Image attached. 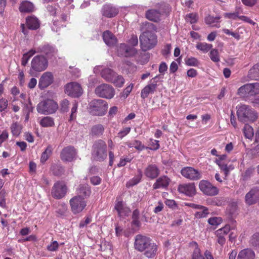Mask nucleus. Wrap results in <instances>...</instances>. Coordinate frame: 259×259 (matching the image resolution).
Listing matches in <instances>:
<instances>
[{
    "instance_id": "37",
    "label": "nucleus",
    "mask_w": 259,
    "mask_h": 259,
    "mask_svg": "<svg viewBox=\"0 0 259 259\" xmlns=\"http://www.w3.org/2000/svg\"><path fill=\"white\" fill-rule=\"evenodd\" d=\"M104 130L103 125L101 124H96L92 126L90 134L92 136L99 137L103 134Z\"/></svg>"
},
{
    "instance_id": "17",
    "label": "nucleus",
    "mask_w": 259,
    "mask_h": 259,
    "mask_svg": "<svg viewBox=\"0 0 259 259\" xmlns=\"http://www.w3.org/2000/svg\"><path fill=\"white\" fill-rule=\"evenodd\" d=\"M152 240L146 236L138 234L135 237L134 247L136 250L142 252V250L148 245Z\"/></svg>"
},
{
    "instance_id": "39",
    "label": "nucleus",
    "mask_w": 259,
    "mask_h": 259,
    "mask_svg": "<svg viewBox=\"0 0 259 259\" xmlns=\"http://www.w3.org/2000/svg\"><path fill=\"white\" fill-rule=\"evenodd\" d=\"M77 193V196H80L82 197L89 196L91 194V190L88 186L80 185Z\"/></svg>"
},
{
    "instance_id": "8",
    "label": "nucleus",
    "mask_w": 259,
    "mask_h": 259,
    "mask_svg": "<svg viewBox=\"0 0 259 259\" xmlns=\"http://www.w3.org/2000/svg\"><path fill=\"white\" fill-rule=\"evenodd\" d=\"M113 87L107 83H102L97 86L95 90V93L98 97L110 99L115 95Z\"/></svg>"
},
{
    "instance_id": "47",
    "label": "nucleus",
    "mask_w": 259,
    "mask_h": 259,
    "mask_svg": "<svg viewBox=\"0 0 259 259\" xmlns=\"http://www.w3.org/2000/svg\"><path fill=\"white\" fill-rule=\"evenodd\" d=\"M22 126L17 122L12 123L11 126V132L13 136H18L20 135Z\"/></svg>"
},
{
    "instance_id": "30",
    "label": "nucleus",
    "mask_w": 259,
    "mask_h": 259,
    "mask_svg": "<svg viewBox=\"0 0 259 259\" xmlns=\"http://www.w3.org/2000/svg\"><path fill=\"white\" fill-rule=\"evenodd\" d=\"M116 74L115 71L108 68L103 69L101 72L102 77L108 82L113 80Z\"/></svg>"
},
{
    "instance_id": "58",
    "label": "nucleus",
    "mask_w": 259,
    "mask_h": 259,
    "mask_svg": "<svg viewBox=\"0 0 259 259\" xmlns=\"http://www.w3.org/2000/svg\"><path fill=\"white\" fill-rule=\"evenodd\" d=\"M8 100L5 98L0 99V112L5 111L8 107Z\"/></svg>"
},
{
    "instance_id": "19",
    "label": "nucleus",
    "mask_w": 259,
    "mask_h": 259,
    "mask_svg": "<svg viewBox=\"0 0 259 259\" xmlns=\"http://www.w3.org/2000/svg\"><path fill=\"white\" fill-rule=\"evenodd\" d=\"M53 75L50 72H45L40 77L38 86L40 89H44L49 85H50L53 81Z\"/></svg>"
},
{
    "instance_id": "34",
    "label": "nucleus",
    "mask_w": 259,
    "mask_h": 259,
    "mask_svg": "<svg viewBox=\"0 0 259 259\" xmlns=\"http://www.w3.org/2000/svg\"><path fill=\"white\" fill-rule=\"evenodd\" d=\"M26 24L29 29L36 30L39 27V21L34 17H28L26 18Z\"/></svg>"
},
{
    "instance_id": "31",
    "label": "nucleus",
    "mask_w": 259,
    "mask_h": 259,
    "mask_svg": "<svg viewBox=\"0 0 259 259\" xmlns=\"http://www.w3.org/2000/svg\"><path fill=\"white\" fill-rule=\"evenodd\" d=\"M33 4L27 1H23L20 5L19 10L21 13H31L34 11Z\"/></svg>"
},
{
    "instance_id": "49",
    "label": "nucleus",
    "mask_w": 259,
    "mask_h": 259,
    "mask_svg": "<svg viewBox=\"0 0 259 259\" xmlns=\"http://www.w3.org/2000/svg\"><path fill=\"white\" fill-rule=\"evenodd\" d=\"M217 163L220 166V168L224 172V174L226 177H227L229 172V168L227 166V164L224 163L221 160H217Z\"/></svg>"
},
{
    "instance_id": "25",
    "label": "nucleus",
    "mask_w": 259,
    "mask_h": 259,
    "mask_svg": "<svg viewBox=\"0 0 259 259\" xmlns=\"http://www.w3.org/2000/svg\"><path fill=\"white\" fill-rule=\"evenodd\" d=\"M170 179L165 176H163L157 179L153 185V189L166 188L169 185Z\"/></svg>"
},
{
    "instance_id": "54",
    "label": "nucleus",
    "mask_w": 259,
    "mask_h": 259,
    "mask_svg": "<svg viewBox=\"0 0 259 259\" xmlns=\"http://www.w3.org/2000/svg\"><path fill=\"white\" fill-rule=\"evenodd\" d=\"M250 243L254 246L259 245V233H255L252 236L250 240Z\"/></svg>"
},
{
    "instance_id": "16",
    "label": "nucleus",
    "mask_w": 259,
    "mask_h": 259,
    "mask_svg": "<svg viewBox=\"0 0 259 259\" xmlns=\"http://www.w3.org/2000/svg\"><path fill=\"white\" fill-rule=\"evenodd\" d=\"M245 202L247 205H252L259 201V188L254 187L247 193L244 198Z\"/></svg>"
},
{
    "instance_id": "21",
    "label": "nucleus",
    "mask_w": 259,
    "mask_h": 259,
    "mask_svg": "<svg viewBox=\"0 0 259 259\" xmlns=\"http://www.w3.org/2000/svg\"><path fill=\"white\" fill-rule=\"evenodd\" d=\"M158 246L152 240L142 250L144 255L148 258H153L157 254Z\"/></svg>"
},
{
    "instance_id": "12",
    "label": "nucleus",
    "mask_w": 259,
    "mask_h": 259,
    "mask_svg": "<svg viewBox=\"0 0 259 259\" xmlns=\"http://www.w3.org/2000/svg\"><path fill=\"white\" fill-rule=\"evenodd\" d=\"M77 152L73 146L64 147L60 153V158L63 161L71 162L76 158Z\"/></svg>"
},
{
    "instance_id": "10",
    "label": "nucleus",
    "mask_w": 259,
    "mask_h": 259,
    "mask_svg": "<svg viewBox=\"0 0 259 259\" xmlns=\"http://www.w3.org/2000/svg\"><path fill=\"white\" fill-rule=\"evenodd\" d=\"M71 210L73 213L76 214L81 212L87 205L84 197L75 196L70 200Z\"/></svg>"
},
{
    "instance_id": "44",
    "label": "nucleus",
    "mask_w": 259,
    "mask_h": 259,
    "mask_svg": "<svg viewBox=\"0 0 259 259\" xmlns=\"http://www.w3.org/2000/svg\"><path fill=\"white\" fill-rule=\"evenodd\" d=\"M196 47L203 53H207L211 49L212 45L206 42H199L196 45Z\"/></svg>"
},
{
    "instance_id": "13",
    "label": "nucleus",
    "mask_w": 259,
    "mask_h": 259,
    "mask_svg": "<svg viewBox=\"0 0 259 259\" xmlns=\"http://www.w3.org/2000/svg\"><path fill=\"white\" fill-rule=\"evenodd\" d=\"M138 53V50L131 47L125 43L120 44L117 49V54L119 56L131 57L135 56Z\"/></svg>"
},
{
    "instance_id": "52",
    "label": "nucleus",
    "mask_w": 259,
    "mask_h": 259,
    "mask_svg": "<svg viewBox=\"0 0 259 259\" xmlns=\"http://www.w3.org/2000/svg\"><path fill=\"white\" fill-rule=\"evenodd\" d=\"M209 57L211 60L215 62H219L220 61V58L219 56V53L217 50L213 49L209 53Z\"/></svg>"
},
{
    "instance_id": "5",
    "label": "nucleus",
    "mask_w": 259,
    "mask_h": 259,
    "mask_svg": "<svg viewBox=\"0 0 259 259\" xmlns=\"http://www.w3.org/2000/svg\"><path fill=\"white\" fill-rule=\"evenodd\" d=\"M57 103L52 99H47L39 102L36 107L38 113L48 115L54 113L58 109Z\"/></svg>"
},
{
    "instance_id": "48",
    "label": "nucleus",
    "mask_w": 259,
    "mask_h": 259,
    "mask_svg": "<svg viewBox=\"0 0 259 259\" xmlns=\"http://www.w3.org/2000/svg\"><path fill=\"white\" fill-rule=\"evenodd\" d=\"M127 42L128 43L127 45L131 47L134 48V47L137 46L138 44V38L137 35L132 34L130 38L127 40Z\"/></svg>"
},
{
    "instance_id": "6",
    "label": "nucleus",
    "mask_w": 259,
    "mask_h": 259,
    "mask_svg": "<svg viewBox=\"0 0 259 259\" xmlns=\"http://www.w3.org/2000/svg\"><path fill=\"white\" fill-rule=\"evenodd\" d=\"M47 59L42 55H37L32 60L29 73L31 76L34 75L35 72H41L45 70L48 67Z\"/></svg>"
},
{
    "instance_id": "3",
    "label": "nucleus",
    "mask_w": 259,
    "mask_h": 259,
    "mask_svg": "<svg viewBox=\"0 0 259 259\" xmlns=\"http://www.w3.org/2000/svg\"><path fill=\"white\" fill-rule=\"evenodd\" d=\"M92 158L97 161H103L107 157V146L105 141L102 140L96 141L92 150Z\"/></svg>"
},
{
    "instance_id": "64",
    "label": "nucleus",
    "mask_w": 259,
    "mask_h": 259,
    "mask_svg": "<svg viewBox=\"0 0 259 259\" xmlns=\"http://www.w3.org/2000/svg\"><path fill=\"white\" fill-rule=\"evenodd\" d=\"M58 248V243L57 241H53L50 245H48L47 249L51 251L56 250Z\"/></svg>"
},
{
    "instance_id": "33",
    "label": "nucleus",
    "mask_w": 259,
    "mask_h": 259,
    "mask_svg": "<svg viewBox=\"0 0 259 259\" xmlns=\"http://www.w3.org/2000/svg\"><path fill=\"white\" fill-rule=\"evenodd\" d=\"M50 170L56 176H60L64 172L63 166L59 163H52L50 167Z\"/></svg>"
},
{
    "instance_id": "45",
    "label": "nucleus",
    "mask_w": 259,
    "mask_h": 259,
    "mask_svg": "<svg viewBox=\"0 0 259 259\" xmlns=\"http://www.w3.org/2000/svg\"><path fill=\"white\" fill-rule=\"evenodd\" d=\"M110 82L113 83L116 87L121 88L124 83V79L121 75L116 74L113 80Z\"/></svg>"
},
{
    "instance_id": "38",
    "label": "nucleus",
    "mask_w": 259,
    "mask_h": 259,
    "mask_svg": "<svg viewBox=\"0 0 259 259\" xmlns=\"http://www.w3.org/2000/svg\"><path fill=\"white\" fill-rule=\"evenodd\" d=\"M156 7L158 8V10L160 12V14H167L171 11V7L170 5L164 2H160L156 5Z\"/></svg>"
},
{
    "instance_id": "29",
    "label": "nucleus",
    "mask_w": 259,
    "mask_h": 259,
    "mask_svg": "<svg viewBox=\"0 0 259 259\" xmlns=\"http://www.w3.org/2000/svg\"><path fill=\"white\" fill-rule=\"evenodd\" d=\"M160 12L155 9H150L146 11V18L150 21L157 22L160 20Z\"/></svg>"
},
{
    "instance_id": "41",
    "label": "nucleus",
    "mask_w": 259,
    "mask_h": 259,
    "mask_svg": "<svg viewBox=\"0 0 259 259\" xmlns=\"http://www.w3.org/2000/svg\"><path fill=\"white\" fill-rule=\"evenodd\" d=\"M126 144L128 147H134L139 151H142L145 148L144 145L142 144V142L138 140H135L131 142H127Z\"/></svg>"
},
{
    "instance_id": "1",
    "label": "nucleus",
    "mask_w": 259,
    "mask_h": 259,
    "mask_svg": "<svg viewBox=\"0 0 259 259\" xmlns=\"http://www.w3.org/2000/svg\"><path fill=\"white\" fill-rule=\"evenodd\" d=\"M140 29L142 31L139 37L140 44L142 50L145 52L153 48L157 44L155 34L157 27L151 22H145L141 24Z\"/></svg>"
},
{
    "instance_id": "36",
    "label": "nucleus",
    "mask_w": 259,
    "mask_h": 259,
    "mask_svg": "<svg viewBox=\"0 0 259 259\" xmlns=\"http://www.w3.org/2000/svg\"><path fill=\"white\" fill-rule=\"evenodd\" d=\"M198 210L194 214V216L196 218L201 219L206 218L208 214H209L208 208L204 206L201 205Z\"/></svg>"
},
{
    "instance_id": "11",
    "label": "nucleus",
    "mask_w": 259,
    "mask_h": 259,
    "mask_svg": "<svg viewBox=\"0 0 259 259\" xmlns=\"http://www.w3.org/2000/svg\"><path fill=\"white\" fill-rule=\"evenodd\" d=\"M199 188L204 194L208 196H213L219 193V189L207 181H201L199 184Z\"/></svg>"
},
{
    "instance_id": "60",
    "label": "nucleus",
    "mask_w": 259,
    "mask_h": 259,
    "mask_svg": "<svg viewBox=\"0 0 259 259\" xmlns=\"http://www.w3.org/2000/svg\"><path fill=\"white\" fill-rule=\"evenodd\" d=\"M186 19L191 24L195 23L197 21V15L191 13L187 15Z\"/></svg>"
},
{
    "instance_id": "2",
    "label": "nucleus",
    "mask_w": 259,
    "mask_h": 259,
    "mask_svg": "<svg viewBox=\"0 0 259 259\" xmlns=\"http://www.w3.org/2000/svg\"><path fill=\"white\" fill-rule=\"evenodd\" d=\"M108 108V104L105 100L94 99L89 103L88 110L92 115L102 116L106 114Z\"/></svg>"
},
{
    "instance_id": "32",
    "label": "nucleus",
    "mask_w": 259,
    "mask_h": 259,
    "mask_svg": "<svg viewBox=\"0 0 259 259\" xmlns=\"http://www.w3.org/2000/svg\"><path fill=\"white\" fill-rule=\"evenodd\" d=\"M255 254L250 249H244L239 252L237 259H254Z\"/></svg>"
},
{
    "instance_id": "22",
    "label": "nucleus",
    "mask_w": 259,
    "mask_h": 259,
    "mask_svg": "<svg viewBox=\"0 0 259 259\" xmlns=\"http://www.w3.org/2000/svg\"><path fill=\"white\" fill-rule=\"evenodd\" d=\"M118 9L111 5H105L101 10L103 16L107 18H112L116 16L118 13Z\"/></svg>"
},
{
    "instance_id": "23",
    "label": "nucleus",
    "mask_w": 259,
    "mask_h": 259,
    "mask_svg": "<svg viewBox=\"0 0 259 259\" xmlns=\"http://www.w3.org/2000/svg\"><path fill=\"white\" fill-rule=\"evenodd\" d=\"M230 226L228 225H226L224 227L218 229L215 232V234L218 237V243L223 246L226 242L225 236L230 231Z\"/></svg>"
},
{
    "instance_id": "20",
    "label": "nucleus",
    "mask_w": 259,
    "mask_h": 259,
    "mask_svg": "<svg viewBox=\"0 0 259 259\" xmlns=\"http://www.w3.org/2000/svg\"><path fill=\"white\" fill-rule=\"evenodd\" d=\"M178 191L188 196H192L196 193V189L194 183L180 185L178 187Z\"/></svg>"
},
{
    "instance_id": "26",
    "label": "nucleus",
    "mask_w": 259,
    "mask_h": 259,
    "mask_svg": "<svg viewBox=\"0 0 259 259\" xmlns=\"http://www.w3.org/2000/svg\"><path fill=\"white\" fill-rule=\"evenodd\" d=\"M37 52L45 54L48 57H51L56 53L55 49L48 44L39 46L37 48Z\"/></svg>"
},
{
    "instance_id": "61",
    "label": "nucleus",
    "mask_w": 259,
    "mask_h": 259,
    "mask_svg": "<svg viewBox=\"0 0 259 259\" xmlns=\"http://www.w3.org/2000/svg\"><path fill=\"white\" fill-rule=\"evenodd\" d=\"M159 141L155 140L150 139L151 149L153 150H156L159 148Z\"/></svg>"
},
{
    "instance_id": "43",
    "label": "nucleus",
    "mask_w": 259,
    "mask_h": 259,
    "mask_svg": "<svg viewBox=\"0 0 259 259\" xmlns=\"http://www.w3.org/2000/svg\"><path fill=\"white\" fill-rule=\"evenodd\" d=\"M52 153V148L51 146L49 145L44 152H42L41 158L40 161L41 163H45L49 158L50 156L51 155Z\"/></svg>"
},
{
    "instance_id": "63",
    "label": "nucleus",
    "mask_w": 259,
    "mask_h": 259,
    "mask_svg": "<svg viewBox=\"0 0 259 259\" xmlns=\"http://www.w3.org/2000/svg\"><path fill=\"white\" fill-rule=\"evenodd\" d=\"M133 87V84H131V85L127 87L123 91L122 97L124 98H126L127 97L130 93L131 92L132 88Z\"/></svg>"
},
{
    "instance_id": "51",
    "label": "nucleus",
    "mask_w": 259,
    "mask_h": 259,
    "mask_svg": "<svg viewBox=\"0 0 259 259\" xmlns=\"http://www.w3.org/2000/svg\"><path fill=\"white\" fill-rule=\"evenodd\" d=\"M186 64L190 66H197L199 65L198 60L194 58L191 57L185 60Z\"/></svg>"
},
{
    "instance_id": "15",
    "label": "nucleus",
    "mask_w": 259,
    "mask_h": 259,
    "mask_svg": "<svg viewBox=\"0 0 259 259\" xmlns=\"http://www.w3.org/2000/svg\"><path fill=\"white\" fill-rule=\"evenodd\" d=\"M181 174L184 177L191 181H197L201 178L200 172L192 167L183 168Z\"/></svg>"
},
{
    "instance_id": "55",
    "label": "nucleus",
    "mask_w": 259,
    "mask_h": 259,
    "mask_svg": "<svg viewBox=\"0 0 259 259\" xmlns=\"http://www.w3.org/2000/svg\"><path fill=\"white\" fill-rule=\"evenodd\" d=\"M6 195V191L4 189L0 190V206L5 208L6 206L5 197Z\"/></svg>"
},
{
    "instance_id": "4",
    "label": "nucleus",
    "mask_w": 259,
    "mask_h": 259,
    "mask_svg": "<svg viewBox=\"0 0 259 259\" xmlns=\"http://www.w3.org/2000/svg\"><path fill=\"white\" fill-rule=\"evenodd\" d=\"M238 120L243 123L253 121L257 118L254 111L246 105L240 106L237 111Z\"/></svg>"
},
{
    "instance_id": "7",
    "label": "nucleus",
    "mask_w": 259,
    "mask_h": 259,
    "mask_svg": "<svg viewBox=\"0 0 259 259\" xmlns=\"http://www.w3.org/2000/svg\"><path fill=\"white\" fill-rule=\"evenodd\" d=\"M259 93V83H247L240 87L237 94L242 98H247Z\"/></svg>"
},
{
    "instance_id": "27",
    "label": "nucleus",
    "mask_w": 259,
    "mask_h": 259,
    "mask_svg": "<svg viewBox=\"0 0 259 259\" xmlns=\"http://www.w3.org/2000/svg\"><path fill=\"white\" fill-rule=\"evenodd\" d=\"M103 38L105 43L110 47L114 46L117 41L115 35L109 30L103 32Z\"/></svg>"
},
{
    "instance_id": "50",
    "label": "nucleus",
    "mask_w": 259,
    "mask_h": 259,
    "mask_svg": "<svg viewBox=\"0 0 259 259\" xmlns=\"http://www.w3.org/2000/svg\"><path fill=\"white\" fill-rule=\"evenodd\" d=\"M77 104L76 102H74L73 104V106L71 108V114L70 115L69 118L68 119V121L69 122L73 120L76 118V113L77 112Z\"/></svg>"
},
{
    "instance_id": "28",
    "label": "nucleus",
    "mask_w": 259,
    "mask_h": 259,
    "mask_svg": "<svg viewBox=\"0 0 259 259\" xmlns=\"http://www.w3.org/2000/svg\"><path fill=\"white\" fill-rule=\"evenodd\" d=\"M114 208L118 212V216L120 217L128 215L131 212L130 209L126 207L122 201H118L116 203Z\"/></svg>"
},
{
    "instance_id": "24",
    "label": "nucleus",
    "mask_w": 259,
    "mask_h": 259,
    "mask_svg": "<svg viewBox=\"0 0 259 259\" xmlns=\"http://www.w3.org/2000/svg\"><path fill=\"white\" fill-rule=\"evenodd\" d=\"M160 170L155 164L149 165L144 170L145 175L150 179L156 178L159 175Z\"/></svg>"
},
{
    "instance_id": "18",
    "label": "nucleus",
    "mask_w": 259,
    "mask_h": 259,
    "mask_svg": "<svg viewBox=\"0 0 259 259\" xmlns=\"http://www.w3.org/2000/svg\"><path fill=\"white\" fill-rule=\"evenodd\" d=\"M157 78V76L154 77L152 79L153 81L150 84L144 87L141 91V97L142 99H145L148 97L149 94H152L155 91L157 87V81L156 80Z\"/></svg>"
},
{
    "instance_id": "57",
    "label": "nucleus",
    "mask_w": 259,
    "mask_h": 259,
    "mask_svg": "<svg viewBox=\"0 0 259 259\" xmlns=\"http://www.w3.org/2000/svg\"><path fill=\"white\" fill-rule=\"evenodd\" d=\"M189 246L190 248L193 249L192 254H195V252L199 253L200 252V249L198 247V245L196 242L192 241L189 243Z\"/></svg>"
},
{
    "instance_id": "14",
    "label": "nucleus",
    "mask_w": 259,
    "mask_h": 259,
    "mask_svg": "<svg viewBox=\"0 0 259 259\" xmlns=\"http://www.w3.org/2000/svg\"><path fill=\"white\" fill-rule=\"evenodd\" d=\"M67 187L63 182L58 181L54 184L51 192L52 196L56 199H61L66 193Z\"/></svg>"
},
{
    "instance_id": "62",
    "label": "nucleus",
    "mask_w": 259,
    "mask_h": 259,
    "mask_svg": "<svg viewBox=\"0 0 259 259\" xmlns=\"http://www.w3.org/2000/svg\"><path fill=\"white\" fill-rule=\"evenodd\" d=\"M224 17L231 19L236 20L237 18H239L238 13H226L224 14Z\"/></svg>"
},
{
    "instance_id": "53",
    "label": "nucleus",
    "mask_w": 259,
    "mask_h": 259,
    "mask_svg": "<svg viewBox=\"0 0 259 259\" xmlns=\"http://www.w3.org/2000/svg\"><path fill=\"white\" fill-rule=\"evenodd\" d=\"M222 222V219L220 217H212L208 220V223L212 226H217L220 224Z\"/></svg>"
},
{
    "instance_id": "56",
    "label": "nucleus",
    "mask_w": 259,
    "mask_h": 259,
    "mask_svg": "<svg viewBox=\"0 0 259 259\" xmlns=\"http://www.w3.org/2000/svg\"><path fill=\"white\" fill-rule=\"evenodd\" d=\"M69 101L66 99L63 100L60 103L61 110L63 112H66L68 110Z\"/></svg>"
},
{
    "instance_id": "9",
    "label": "nucleus",
    "mask_w": 259,
    "mask_h": 259,
    "mask_svg": "<svg viewBox=\"0 0 259 259\" xmlns=\"http://www.w3.org/2000/svg\"><path fill=\"white\" fill-rule=\"evenodd\" d=\"M65 93L73 98H78L83 93V90L80 84L76 82H71L64 87Z\"/></svg>"
},
{
    "instance_id": "46",
    "label": "nucleus",
    "mask_w": 259,
    "mask_h": 259,
    "mask_svg": "<svg viewBox=\"0 0 259 259\" xmlns=\"http://www.w3.org/2000/svg\"><path fill=\"white\" fill-rule=\"evenodd\" d=\"M243 133L246 138L251 139L253 136V130L251 126L245 123L243 128Z\"/></svg>"
},
{
    "instance_id": "35",
    "label": "nucleus",
    "mask_w": 259,
    "mask_h": 259,
    "mask_svg": "<svg viewBox=\"0 0 259 259\" xmlns=\"http://www.w3.org/2000/svg\"><path fill=\"white\" fill-rule=\"evenodd\" d=\"M248 76L251 79L259 80V63L255 64L250 69Z\"/></svg>"
},
{
    "instance_id": "59",
    "label": "nucleus",
    "mask_w": 259,
    "mask_h": 259,
    "mask_svg": "<svg viewBox=\"0 0 259 259\" xmlns=\"http://www.w3.org/2000/svg\"><path fill=\"white\" fill-rule=\"evenodd\" d=\"M223 31L226 34L232 35L237 40H239L240 38V36L238 33L232 32L229 29L225 28L223 29Z\"/></svg>"
},
{
    "instance_id": "42",
    "label": "nucleus",
    "mask_w": 259,
    "mask_h": 259,
    "mask_svg": "<svg viewBox=\"0 0 259 259\" xmlns=\"http://www.w3.org/2000/svg\"><path fill=\"white\" fill-rule=\"evenodd\" d=\"M220 19V17L219 16L213 17L211 15H208L205 17V22L208 25H211L213 26H215L217 27H219V25H214V24L215 23H218L219 22Z\"/></svg>"
},
{
    "instance_id": "40",
    "label": "nucleus",
    "mask_w": 259,
    "mask_h": 259,
    "mask_svg": "<svg viewBox=\"0 0 259 259\" xmlns=\"http://www.w3.org/2000/svg\"><path fill=\"white\" fill-rule=\"evenodd\" d=\"M39 123L42 127H51L54 125V119L50 116H46L40 120Z\"/></svg>"
}]
</instances>
